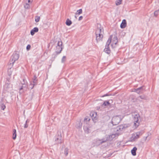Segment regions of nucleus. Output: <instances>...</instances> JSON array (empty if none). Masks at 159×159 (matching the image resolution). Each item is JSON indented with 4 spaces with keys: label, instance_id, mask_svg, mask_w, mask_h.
Wrapping results in <instances>:
<instances>
[{
    "label": "nucleus",
    "instance_id": "33",
    "mask_svg": "<svg viewBox=\"0 0 159 159\" xmlns=\"http://www.w3.org/2000/svg\"><path fill=\"white\" fill-rule=\"evenodd\" d=\"M140 98L141 99L145 100L146 99V98L144 95L140 96L138 97V98Z\"/></svg>",
    "mask_w": 159,
    "mask_h": 159
},
{
    "label": "nucleus",
    "instance_id": "34",
    "mask_svg": "<svg viewBox=\"0 0 159 159\" xmlns=\"http://www.w3.org/2000/svg\"><path fill=\"white\" fill-rule=\"evenodd\" d=\"M66 59V57L65 56H64L62 57L61 59V62L64 63Z\"/></svg>",
    "mask_w": 159,
    "mask_h": 159
},
{
    "label": "nucleus",
    "instance_id": "45",
    "mask_svg": "<svg viewBox=\"0 0 159 159\" xmlns=\"http://www.w3.org/2000/svg\"><path fill=\"white\" fill-rule=\"evenodd\" d=\"M75 17L76 18V15L75 16Z\"/></svg>",
    "mask_w": 159,
    "mask_h": 159
},
{
    "label": "nucleus",
    "instance_id": "17",
    "mask_svg": "<svg viewBox=\"0 0 159 159\" xmlns=\"http://www.w3.org/2000/svg\"><path fill=\"white\" fill-rule=\"evenodd\" d=\"M137 150V148L136 147H134V148L131 150V152L132 155L134 156H135L136 154V151Z\"/></svg>",
    "mask_w": 159,
    "mask_h": 159
},
{
    "label": "nucleus",
    "instance_id": "3",
    "mask_svg": "<svg viewBox=\"0 0 159 159\" xmlns=\"http://www.w3.org/2000/svg\"><path fill=\"white\" fill-rule=\"evenodd\" d=\"M128 127V126L126 124L121 125L118 126L114 129V131L116 132L115 134H121L125 129Z\"/></svg>",
    "mask_w": 159,
    "mask_h": 159
},
{
    "label": "nucleus",
    "instance_id": "31",
    "mask_svg": "<svg viewBox=\"0 0 159 159\" xmlns=\"http://www.w3.org/2000/svg\"><path fill=\"white\" fill-rule=\"evenodd\" d=\"M40 20V17L38 16H36L35 17V21L36 22H38Z\"/></svg>",
    "mask_w": 159,
    "mask_h": 159
},
{
    "label": "nucleus",
    "instance_id": "15",
    "mask_svg": "<svg viewBox=\"0 0 159 159\" xmlns=\"http://www.w3.org/2000/svg\"><path fill=\"white\" fill-rule=\"evenodd\" d=\"M90 116L93 120H97L96 117L97 113L96 112H91L90 114Z\"/></svg>",
    "mask_w": 159,
    "mask_h": 159
},
{
    "label": "nucleus",
    "instance_id": "6",
    "mask_svg": "<svg viewBox=\"0 0 159 159\" xmlns=\"http://www.w3.org/2000/svg\"><path fill=\"white\" fill-rule=\"evenodd\" d=\"M54 140L57 144L61 143L63 142V141L62 139V136L60 132H58L54 138Z\"/></svg>",
    "mask_w": 159,
    "mask_h": 159
},
{
    "label": "nucleus",
    "instance_id": "18",
    "mask_svg": "<svg viewBox=\"0 0 159 159\" xmlns=\"http://www.w3.org/2000/svg\"><path fill=\"white\" fill-rule=\"evenodd\" d=\"M104 52L108 54H110L111 52V50L109 47L107 46V47H105V48L104 49Z\"/></svg>",
    "mask_w": 159,
    "mask_h": 159
},
{
    "label": "nucleus",
    "instance_id": "8",
    "mask_svg": "<svg viewBox=\"0 0 159 159\" xmlns=\"http://www.w3.org/2000/svg\"><path fill=\"white\" fill-rule=\"evenodd\" d=\"M134 116L133 120H134V125L135 128H137L139 125V118L140 116L139 114L133 115Z\"/></svg>",
    "mask_w": 159,
    "mask_h": 159
},
{
    "label": "nucleus",
    "instance_id": "20",
    "mask_svg": "<svg viewBox=\"0 0 159 159\" xmlns=\"http://www.w3.org/2000/svg\"><path fill=\"white\" fill-rule=\"evenodd\" d=\"M37 78L36 75H34L33 79V83L34 85H36L38 83Z\"/></svg>",
    "mask_w": 159,
    "mask_h": 159
},
{
    "label": "nucleus",
    "instance_id": "7",
    "mask_svg": "<svg viewBox=\"0 0 159 159\" xmlns=\"http://www.w3.org/2000/svg\"><path fill=\"white\" fill-rule=\"evenodd\" d=\"M143 133V132L142 131H141L133 134L130 138L131 141L132 142L135 141L138 139L139 136L141 135Z\"/></svg>",
    "mask_w": 159,
    "mask_h": 159
},
{
    "label": "nucleus",
    "instance_id": "24",
    "mask_svg": "<svg viewBox=\"0 0 159 159\" xmlns=\"http://www.w3.org/2000/svg\"><path fill=\"white\" fill-rule=\"evenodd\" d=\"M83 128L84 131L86 132L87 133L89 132V129L88 127L87 126H84Z\"/></svg>",
    "mask_w": 159,
    "mask_h": 159
},
{
    "label": "nucleus",
    "instance_id": "27",
    "mask_svg": "<svg viewBox=\"0 0 159 159\" xmlns=\"http://www.w3.org/2000/svg\"><path fill=\"white\" fill-rule=\"evenodd\" d=\"M122 0H117L116 1V5L118 6L121 3V1Z\"/></svg>",
    "mask_w": 159,
    "mask_h": 159
},
{
    "label": "nucleus",
    "instance_id": "23",
    "mask_svg": "<svg viewBox=\"0 0 159 159\" xmlns=\"http://www.w3.org/2000/svg\"><path fill=\"white\" fill-rule=\"evenodd\" d=\"M23 83H22V84L24 85V86H23V88H25V87H26V88H27V85H28V83H27V82L26 80H25V79H23Z\"/></svg>",
    "mask_w": 159,
    "mask_h": 159
},
{
    "label": "nucleus",
    "instance_id": "16",
    "mask_svg": "<svg viewBox=\"0 0 159 159\" xmlns=\"http://www.w3.org/2000/svg\"><path fill=\"white\" fill-rule=\"evenodd\" d=\"M112 35H111L110 36L109 38L107 43L106 45L105 46V47H107V46L108 47H109V45H110V44L111 43V39L112 37Z\"/></svg>",
    "mask_w": 159,
    "mask_h": 159
},
{
    "label": "nucleus",
    "instance_id": "40",
    "mask_svg": "<svg viewBox=\"0 0 159 159\" xmlns=\"http://www.w3.org/2000/svg\"><path fill=\"white\" fill-rule=\"evenodd\" d=\"M29 121H29V120L28 119L26 120V121H25V123H29Z\"/></svg>",
    "mask_w": 159,
    "mask_h": 159
},
{
    "label": "nucleus",
    "instance_id": "37",
    "mask_svg": "<svg viewBox=\"0 0 159 159\" xmlns=\"http://www.w3.org/2000/svg\"><path fill=\"white\" fill-rule=\"evenodd\" d=\"M28 127V125L27 124V123H25V124L24 125V127L25 128H27Z\"/></svg>",
    "mask_w": 159,
    "mask_h": 159
},
{
    "label": "nucleus",
    "instance_id": "28",
    "mask_svg": "<svg viewBox=\"0 0 159 159\" xmlns=\"http://www.w3.org/2000/svg\"><path fill=\"white\" fill-rule=\"evenodd\" d=\"M68 148H66L64 150V154L66 156H67L68 154Z\"/></svg>",
    "mask_w": 159,
    "mask_h": 159
},
{
    "label": "nucleus",
    "instance_id": "30",
    "mask_svg": "<svg viewBox=\"0 0 159 159\" xmlns=\"http://www.w3.org/2000/svg\"><path fill=\"white\" fill-rule=\"evenodd\" d=\"M159 12V9L155 11L154 13V16L155 17H157V16Z\"/></svg>",
    "mask_w": 159,
    "mask_h": 159
},
{
    "label": "nucleus",
    "instance_id": "12",
    "mask_svg": "<svg viewBox=\"0 0 159 159\" xmlns=\"http://www.w3.org/2000/svg\"><path fill=\"white\" fill-rule=\"evenodd\" d=\"M126 20L125 19H124L122 20V23L120 24V27L121 29H124L126 26Z\"/></svg>",
    "mask_w": 159,
    "mask_h": 159
},
{
    "label": "nucleus",
    "instance_id": "35",
    "mask_svg": "<svg viewBox=\"0 0 159 159\" xmlns=\"http://www.w3.org/2000/svg\"><path fill=\"white\" fill-rule=\"evenodd\" d=\"M34 85H35L31 83L29 86L30 88L31 89H32L34 87Z\"/></svg>",
    "mask_w": 159,
    "mask_h": 159
},
{
    "label": "nucleus",
    "instance_id": "2",
    "mask_svg": "<svg viewBox=\"0 0 159 159\" xmlns=\"http://www.w3.org/2000/svg\"><path fill=\"white\" fill-rule=\"evenodd\" d=\"M115 137V134H112L108 135L105 138L102 139H97V142L98 144L100 145L102 143L106 142L107 141H111Z\"/></svg>",
    "mask_w": 159,
    "mask_h": 159
},
{
    "label": "nucleus",
    "instance_id": "1",
    "mask_svg": "<svg viewBox=\"0 0 159 159\" xmlns=\"http://www.w3.org/2000/svg\"><path fill=\"white\" fill-rule=\"evenodd\" d=\"M103 33V29L101 28H97L95 32L96 40L97 42L102 40L103 37L102 34Z\"/></svg>",
    "mask_w": 159,
    "mask_h": 159
},
{
    "label": "nucleus",
    "instance_id": "43",
    "mask_svg": "<svg viewBox=\"0 0 159 159\" xmlns=\"http://www.w3.org/2000/svg\"><path fill=\"white\" fill-rule=\"evenodd\" d=\"M31 0H28V2L30 3V2H31Z\"/></svg>",
    "mask_w": 159,
    "mask_h": 159
},
{
    "label": "nucleus",
    "instance_id": "39",
    "mask_svg": "<svg viewBox=\"0 0 159 159\" xmlns=\"http://www.w3.org/2000/svg\"><path fill=\"white\" fill-rule=\"evenodd\" d=\"M109 96V95L107 93H106V94L104 95H103L102 97H106V96Z\"/></svg>",
    "mask_w": 159,
    "mask_h": 159
},
{
    "label": "nucleus",
    "instance_id": "26",
    "mask_svg": "<svg viewBox=\"0 0 159 159\" xmlns=\"http://www.w3.org/2000/svg\"><path fill=\"white\" fill-rule=\"evenodd\" d=\"M110 103L108 101H105L102 104V106L104 105L105 106H107L110 105Z\"/></svg>",
    "mask_w": 159,
    "mask_h": 159
},
{
    "label": "nucleus",
    "instance_id": "13",
    "mask_svg": "<svg viewBox=\"0 0 159 159\" xmlns=\"http://www.w3.org/2000/svg\"><path fill=\"white\" fill-rule=\"evenodd\" d=\"M38 31L39 29L37 27H34L31 30L30 34L32 35H33L35 33L38 32Z\"/></svg>",
    "mask_w": 159,
    "mask_h": 159
},
{
    "label": "nucleus",
    "instance_id": "42",
    "mask_svg": "<svg viewBox=\"0 0 159 159\" xmlns=\"http://www.w3.org/2000/svg\"><path fill=\"white\" fill-rule=\"evenodd\" d=\"M23 86H22V87L20 88V90H21L22 89H23Z\"/></svg>",
    "mask_w": 159,
    "mask_h": 159
},
{
    "label": "nucleus",
    "instance_id": "36",
    "mask_svg": "<svg viewBox=\"0 0 159 159\" xmlns=\"http://www.w3.org/2000/svg\"><path fill=\"white\" fill-rule=\"evenodd\" d=\"M31 48V46L30 44H28L27 45L26 47V49L28 51L30 50Z\"/></svg>",
    "mask_w": 159,
    "mask_h": 159
},
{
    "label": "nucleus",
    "instance_id": "32",
    "mask_svg": "<svg viewBox=\"0 0 159 159\" xmlns=\"http://www.w3.org/2000/svg\"><path fill=\"white\" fill-rule=\"evenodd\" d=\"M1 109L2 110H4L6 108V106L4 104L2 103L1 106Z\"/></svg>",
    "mask_w": 159,
    "mask_h": 159
},
{
    "label": "nucleus",
    "instance_id": "29",
    "mask_svg": "<svg viewBox=\"0 0 159 159\" xmlns=\"http://www.w3.org/2000/svg\"><path fill=\"white\" fill-rule=\"evenodd\" d=\"M24 7L26 9H29L30 7V6L29 4L28 3H26L24 5Z\"/></svg>",
    "mask_w": 159,
    "mask_h": 159
},
{
    "label": "nucleus",
    "instance_id": "4",
    "mask_svg": "<svg viewBox=\"0 0 159 159\" xmlns=\"http://www.w3.org/2000/svg\"><path fill=\"white\" fill-rule=\"evenodd\" d=\"M19 57V54L18 52H14L11 57L10 62L9 63L10 65L12 64L13 66L15 61L18 60Z\"/></svg>",
    "mask_w": 159,
    "mask_h": 159
},
{
    "label": "nucleus",
    "instance_id": "11",
    "mask_svg": "<svg viewBox=\"0 0 159 159\" xmlns=\"http://www.w3.org/2000/svg\"><path fill=\"white\" fill-rule=\"evenodd\" d=\"M8 65L9 66L8 67V69L7 70L8 75L9 76H10L12 74V70L11 69V68L12 66V64L10 65V64L8 63Z\"/></svg>",
    "mask_w": 159,
    "mask_h": 159
},
{
    "label": "nucleus",
    "instance_id": "9",
    "mask_svg": "<svg viewBox=\"0 0 159 159\" xmlns=\"http://www.w3.org/2000/svg\"><path fill=\"white\" fill-rule=\"evenodd\" d=\"M144 89V86H142L137 89H134V92L137 93L138 94L143 93Z\"/></svg>",
    "mask_w": 159,
    "mask_h": 159
},
{
    "label": "nucleus",
    "instance_id": "44",
    "mask_svg": "<svg viewBox=\"0 0 159 159\" xmlns=\"http://www.w3.org/2000/svg\"><path fill=\"white\" fill-rule=\"evenodd\" d=\"M81 126H80V125L79 127H77V128H81Z\"/></svg>",
    "mask_w": 159,
    "mask_h": 159
},
{
    "label": "nucleus",
    "instance_id": "10",
    "mask_svg": "<svg viewBox=\"0 0 159 159\" xmlns=\"http://www.w3.org/2000/svg\"><path fill=\"white\" fill-rule=\"evenodd\" d=\"M118 42V38L116 36H114L113 38V39L112 41V43L111 44V46L112 48H115L116 47V45Z\"/></svg>",
    "mask_w": 159,
    "mask_h": 159
},
{
    "label": "nucleus",
    "instance_id": "19",
    "mask_svg": "<svg viewBox=\"0 0 159 159\" xmlns=\"http://www.w3.org/2000/svg\"><path fill=\"white\" fill-rule=\"evenodd\" d=\"M62 44V43L61 40L60 41H58L57 42V46H56L57 49H60L61 47Z\"/></svg>",
    "mask_w": 159,
    "mask_h": 159
},
{
    "label": "nucleus",
    "instance_id": "21",
    "mask_svg": "<svg viewBox=\"0 0 159 159\" xmlns=\"http://www.w3.org/2000/svg\"><path fill=\"white\" fill-rule=\"evenodd\" d=\"M16 137V129H13V136L12 139L15 140Z\"/></svg>",
    "mask_w": 159,
    "mask_h": 159
},
{
    "label": "nucleus",
    "instance_id": "14",
    "mask_svg": "<svg viewBox=\"0 0 159 159\" xmlns=\"http://www.w3.org/2000/svg\"><path fill=\"white\" fill-rule=\"evenodd\" d=\"M62 49V47H61V48L60 49H56V51L55 52L56 54H53V55H55L54 57H56L58 54L61 52Z\"/></svg>",
    "mask_w": 159,
    "mask_h": 159
},
{
    "label": "nucleus",
    "instance_id": "25",
    "mask_svg": "<svg viewBox=\"0 0 159 159\" xmlns=\"http://www.w3.org/2000/svg\"><path fill=\"white\" fill-rule=\"evenodd\" d=\"M82 9H80L77 11L75 13V15H77V14L80 15L82 13Z\"/></svg>",
    "mask_w": 159,
    "mask_h": 159
},
{
    "label": "nucleus",
    "instance_id": "5",
    "mask_svg": "<svg viewBox=\"0 0 159 159\" xmlns=\"http://www.w3.org/2000/svg\"><path fill=\"white\" fill-rule=\"evenodd\" d=\"M123 118V117L120 115L114 116L112 118L111 123L113 125H117L122 120Z\"/></svg>",
    "mask_w": 159,
    "mask_h": 159
},
{
    "label": "nucleus",
    "instance_id": "41",
    "mask_svg": "<svg viewBox=\"0 0 159 159\" xmlns=\"http://www.w3.org/2000/svg\"><path fill=\"white\" fill-rule=\"evenodd\" d=\"M151 134L150 133H148V136L146 137V139H147L148 138V136L150 135Z\"/></svg>",
    "mask_w": 159,
    "mask_h": 159
},
{
    "label": "nucleus",
    "instance_id": "38",
    "mask_svg": "<svg viewBox=\"0 0 159 159\" xmlns=\"http://www.w3.org/2000/svg\"><path fill=\"white\" fill-rule=\"evenodd\" d=\"M83 18V17L82 16H80L79 17V20H82V19Z\"/></svg>",
    "mask_w": 159,
    "mask_h": 159
},
{
    "label": "nucleus",
    "instance_id": "46",
    "mask_svg": "<svg viewBox=\"0 0 159 159\" xmlns=\"http://www.w3.org/2000/svg\"><path fill=\"white\" fill-rule=\"evenodd\" d=\"M31 0V2H32V1H33V0Z\"/></svg>",
    "mask_w": 159,
    "mask_h": 159
},
{
    "label": "nucleus",
    "instance_id": "22",
    "mask_svg": "<svg viewBox=\"0 0 159 159\" xmlns=\"http://www.w3.org/2000/svg\"><path fill=\"white\" fill-rule=\"evenodd\" d=\"M72 21L69 19H67L66 21V24L67 26H70L72 24Z\"/></svg>",
    "mask_w": 159,
    "mask_h": 159
}]
</instances>
